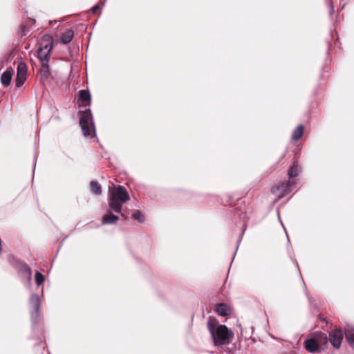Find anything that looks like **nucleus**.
<instances>
[{
    "instance_id": "f257e3e1",
    "label": "nucleus",
    "mask_w": 354,
    "mask_h": 354,
    "mask_svg": "<svg viewBox=\"0 0 354 354\" xmlns=\"http://www.w3.org/2000/svg\"><path fill=\"white\" fill-rule=\"evenodd\" d=\"M207 326L216 346L227 345L230 343V333L225 325H217V321L209 317Z\"/></svg>"
},
{
    "instance_id": "f03ea898",
    "label": "nucleus",
    "mask_w": 354,
    "mask_h": 354,
    "mask_svg": "<svg viewBox=\"0 0 354 354\" xmlns=\"http://www.w3.org/2000/svg\"><path fill=\"white\" fill-rule=\"evenodd\" d=\"M130 199L126 188L122 185L115 187L113 191L109 190L108 203L109 208L117 213H121L122 203Z\"/></svg>"
},
{
    "instance_id": "7ed1b4c3",
    "label": "nucleus",
    "mask_w": 354,
    "mask_h": 354,
    "mask_svg": "<svg viewBox=\"0 0 354 354\" xmlns=\"http://www.w3.org/2000/svg\"><path fill=\"white\" fill-rule=\"evenodd\" d=\"M80 125L85 137H88L91 135L90 126L92 127L93 136H95L93 115L90 109L81 112L80 115Z\"/></svg>"
},
{
    "instance_id": "20e7f679",
    "label": "nucleus",
    "mask_w": 354,
    "mask_h": 354,
    "mask_svg": "<svg viewBox=\"0 0 354 354\" xmlns=\"http://www.w3.org/2000/svg\"><path fill=\"white\" fill-rule=\"evenodd\" d=\"M53 47V40L50 37L46 39L43 37V40L40 44V46L37 50V57L41 62H49L50 53Z\"/></svg>"
},
{
    "instance_id": "39448f33",
    "label": "nucleus",
    "mask_w": 354,
    "mask_h": 354,
    "mask_svg": "<svg viewBox=\"0 0 354 354\" xmlns=\"http://www.w3.org/2000/svg\"><path fill=\"white\" fill-rule=\"evenodd\" d=\"M294 184V182H283L273 187L272 188V192L277 196L278 199H280L292 192V187Z\"/></svg>"
},
{
    "instance_id": "423d86ee",
    "label": "nucleus",
    "mask_w": 354,
    "mask_h": 354,
    "mask_svg": "<svg viewBox=\"0 0 354 354\" xmlns=\"http://www.w3.org/2000/svg\"><path fill=\"white\" fill-rule=\"evenodd\" d=\"M320 337H324V342H327L326 335L321 333L317 337L310 338L305 341L304 344L306 349L310 353H316L319 351L320 342L319 339Z\"/></svg>"
},
{
    "instance_id": "0eeeda50",
    "label": "nucleus",
    "mask_w": 354,
    "mask_h": 354,
    "mask_svg": "<svg viewBox=\"0 0 354 354\" xmlns=\"http://www.w3.org/2000/svg\"><path fill=\"white\" fill-rule=\"evenodd\" d=\"M30 304L34 308V310L31 311V319L32 324L35 325L39 321V308L41 305L39 297L37 295L32 294L30 298Z\"/></svg>"
},
{
    "instance_id": "6e6552de",
    "label": "nucleus",
    "mask_w": 354,
    "mask_h": 354,
    "mask_svg": "<svg viewBox=\"0 0 354 354\" xmlns=\"http://www.w3.org/2000/svg\"><path fill=\"white\" fill-rule=\"evenodd\" d=\"M27 71L26 64L23 62H20L17 65V77L15 78V84L17 88L21 87L26 82Z\"/></svg>"
},
{
    "instance_id": "1a4fd4ad",
    "label": "nucleus",
    "mask_w": 354,
    "mask_h": 354,
    "mask_svg": "<svg viewBox=\"0 0 354 354\" xmlns=\"http://www.w3.org/2000/svg\"><path fill=\"white\" fill-rule=\"evenodd\" d=\"M16 268L21 277L30 282L32 279V270L25 262L19 261L17 262Z\"/></svg>"
},
{
    "instance_id": "9d476101",
    "label": "nucleus",
    "mask_w": 354,
    "mask_h": 354,
    "mask_svg": "<svg viewBox=\"0 0 354 354\" xmlns=\"http://www.w3.org/2000/svg\"><path fill=\"white\" fill-rule=\"evenodd\" d=\"M344 333L341 329H335L329 333L328 339L331 344L335 348H339L341 346Z\"/></svg>"
},
{
    "instance_id": "9b49d317",
    "label": "nucleus",
    "mask_w": 354,
    "mask_h": 354,
    "mask_svg": "<svg viewBox=\"0 0 354 354\" xmlns=\"http://www.w3.org/2000/svg\"><path fill=\"white\" fill-rule=\"evenodd\" d=\"M112 212L113 211L109 208L107 213L103 216L102 219V223L103 225L115 224L118 222L119 217L114 215Z\"/></svg>"
},
{
    "instance_id": "f8f14e48",
    "label": "nucleus",
    "mask_w": 354,
    "mask_h": 354,
    "mask_svg": "<svg viewBox=\"0 0 354 354\" xmlns=\"http://www.w3.org/2000/svg\"><path fill=\"white\" fill-rule=\"evenodd\" d=\"M80 100L82 101L80 106H87L91 104V94L88 90H81L80 91Z\"/></svg>"
},
{
    "instance_id": "ddd939ff",
    "label": "nucleus",
    "mask_w": 354,
    "mask_h": 354,
    "mask_svg": "<svg viewBox=\"0 0 354 354\" xmlns=\"http://www.w3.org/2000/svg\"><path fill=\"white\" fill-rule=\"evenodd\" d=\"M73 37L74 31L72 29H68L62 33L59 41L63 44H68L72 41Z\"/></svg>"
},
{
    "instance_id": "4468645a",
    "label": "nucleus",
    "mask_w": 354,
    "mask_h": 354,
    "mask_svg": "<svg viewBox=\"0 0 354 354\" xmlns=\"http://www.w3.org/2000/svg\"><path fill=\"white\" fill-rule=\"evenodd\" d=\"M215 310L218 315L223 317L227 316L230 313V307L224 303L218 304L216 306Z\"/></svg>"
},
{
    "instance_id": "2eb2a0df",
    "label": "nucleus",
    "mask_w": 354,
    "mask_h": 354,
    "mask_svg": "<svg viewBox=\"0 0 354 354\" xmlns=\"http://www.w3.org/2000/svg\"><path fill=\"white\" fill-rule=\"evenodd\" d=\"M344 335L350 346L354 348V328L348 326L345 330Z\"/></svg>"
},
{
    "instance_id": "dca6fc26",
    "label": "nucleus",
    "mask_w": 354,
    "mask_h": 354,
    "mask_svg": "<svg viewBox=\"0 0 354 354\" xmlns=\"http://www.w3.org/2000/svg\"><path fill=\"white\" fill-rule=\"evenodd\" d=\"M12 77V72L10 70H7L3 73L1 77V82L5 86H8L10 84V82Z\"/></svg>"
},
{
    "instance_id": "f3484780",
    "label": "nucleus",
    "mask_w": 354,
    "mask_h": 354,
    "mask_svg": "<svg viewBox=\"0 0 354 354\" xmlns=\"http://www.w3.org/2000/svg\"><path fill=\"white\" fill-rule=\"evenodd\" d=\"M49 62H41V65L39 69V73L42 78L46 80L50 75L49 73Z\"/></svg>"
},
{
    "instance_id": "a211bd4d",
    "label": "nucleus",
    "mask_w": 354,
    "mask_h": 354,
    "mask_svg": "<svg viewBox=\"0 0 354 354\" xmlns=\"http://www.w3.org/2000/svg\"><path fill=\"white\" fill-rule=\"evenodd\" d=\"M301 172V168L297 165H295L293 162L292 165L290 167L288 170V176L290 178L297 177L299 174Z\"/></svg>"
},
{
    "instance_id": "6ab92c4d",
    "label": "nucleus",
    "mask_w": 354,
    "mask_h": 354,
    "mask_svg": "<svg viewBox=\"0 0 354 354\" xmlns=\"http://www.w3.org/2000/svg\"><path fill=\"white\" fill-rule=\"evenodd\" d=\"M304 133V127L303 125H299L292 132V139L295 141H297L299 140Z\"/></svg>"
},
{
    "instance_id": "aec40b11",
    "label": "nucleus",
    "mask_w": 354,
    "mask_h": 354,
    "mask_svg": "<svg viewBox=\"0 0 354 354\" xmlns=\"http://www.w3.org/2000/svg\"><path fill=\"white\" fill-rule=\"evenodd\" d=\"M90 189L91 192L96 195H100L102 192V188L100 185H99L96 181H91L90 183Z\"/></svg>"
},
{
    "instance_id": "412c9836",
    "label": "nucleus",
    "mask_w": 354,
    "mask_h": 354,
    "mask_svg": "<svg viewBox=\"0 0 354 354\" xmlns=\"http://www.w3.org/2000/svg\"><path fill=\"white\" fill-rule=\"evenodd\" d=\"M239 217H240V219L243 221V230H242V233L241 234V236H242L245 229H246L247 222H248L249 218H248L246 212H240ZM241 239V237H240V239L239 240V243L240 242Z\"/></svg>"
},
{
    "instance_id": "4be33fe9",
    "label": "nucleus",
    "mask_w": 354,
    "mask_h": 354,
    "mask_svg": "<svg viewBox=\"0 0 354 354\" xmlns=\"http://www.w3.org/2000/svg\"><path fill=\"white\" fill-rule=\"evenodd\" d=\"M44 281V276L39 272V271H36L35 272V282L38 286L41 285Z\"/></svg>"
},
{
    "instance_id": "5701e85b",
    "label": "nucleus",
    "mask_w": 354,
    "mask_h": 354,
    "mask_svg": "<svg viewBox=\"0 0 354 354\" xmlns=\"http://www.w3.org/2000/svg\"><path fill=\"white\" fill-rule=\"evenodd\" d=\"M133 217L135 220L142 222L144 221V215L140 211H137L133 215Z\"/></svg>"
},
{
    "instance_id": "b1692460",
    "label": "nucleus",
    "mask_w": 354,
    "mask_h": 354,
    "mask_svg": "<svg viewBox=\"0 0 354 354\" xmlns=\"http://www.w3.org/2000/svg\"><path fill=\"white\" fill-rule=\"evenodd\" d=\"M99 9H100L99 5H95L92 8L91 11L93 13H95Z\"/></svg>"
},
{
    "instance_id": "393cba45",
    "label": "nucleus",
    "mask_w": 354,
    "mask_h": 354,
    "mask_svg": "<svg viewBox=\"0 0 354 354\" xmlns=\"http://www.w3.org/2000/svg\"><path fill=\"white\" fill-rule=\"evenodd\" d=\"M121 216H122V217H124V214H122V213H121Z\"/></svg>"
}]
</instances>
